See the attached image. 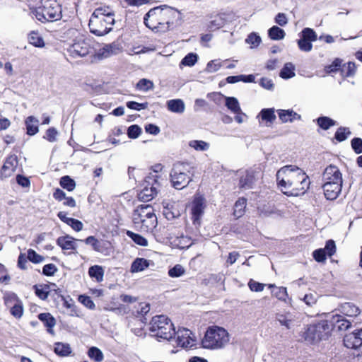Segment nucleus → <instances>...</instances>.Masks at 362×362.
Instances as JSON below:
<instances>
[{
    "mask_svg": "<svg viewBox=\"0 0 362 362\" xmlns=\"http://www.w3.org/2000/svg\"><path fill=\"white\" fill-rule=\"evenodd\" d=\"M276 177L278 187L288 197L304 195L311 183L305 172L293 165L281 168L277 171Z\"/></svg>",
    "mask_w": 362,
    "mask_h": 362,
    "instance_id": "f257e3e1",
    "label": "nucleus"
},
{
    "mask_svg": "<svg viewBox=\"0 0 362 362\" xmlns=\"http://www.w3.org/2000/svg\"><path fill=\"white\" fill-rule=\"evenodd\" d=\"M145 25L157 33H165L180 25L182 14L177 9L163 5L150 9L144 18Z\"/></svg>",
    "mask_w": 362,
    "mask_h": 362,
    "instance_id": "f03ea898",
    "label": "nucleus"
},
{
    "mask_svg": "<svg viewBox=\"0 0 362 362\" xmlns=\"http://www.w3.org/2000/svg\"><path fill=\"white\" fill-rule=\"evenodd\" d=\"M115 14L108 7L98 8L92 13L88 26L90 31L97 36L110 33L115 24Z\"/></svg>",
    "mask_w": 362,
    "mask_h": 362,
    "instance_id": "7ed1b4c3",
    "label": "nucleus"
},
{
    "mask_svg": "<svg viewBox=\"0 0 362 362\" xmlns=\"http://www.w3.org/2000/svg\"><path fill=\"white\" fill-rule=\"evenodd\" d=\"M135 228L142 232L152 231L157 226V217L150 205H141L132 214Z\"/></svg>",
    "mask_w": 362,
    "mask_h": 362,
    "instance_id": "20e7f679",
    "label": "nucleus"
},
{
    "mask_svg": "<svg viewBox=\"0 0 362 362\" xmlns=\"http://www.w3.org/2000/svg\"><path fill=\"white\" fill-rule=\"evenodd\" d=\"M230 341V334L223 327L211 326L207 328L202 340V346L208 349H221L224 348Z\"/></svg>",
    "mask_w": 362,
    "mask_h": 362,
    "instance_id": "39448f33",
    "label": "nucleus"
},
{
    "mask_svg": "<svg viewBox=\"0 0 362 362\" xmlns=\"http://www.w3.org/2000/svg\"><path fill=\"white\" fill-rule=\"evenodd\" d=\"M35 16L41 22L56 21L61 19L62 8L57 0H41L35 9Z\"/></svg>",
    "mask_w": 362,
    "mask_h": 362,
    "instance_id": "423d86ee",
    "label": "nucleus"
},
{
    "mask_svg": "<svg viewBox=\"0 0 362 362\" xmlns=\"http://www.w3.org/2000/svg\"><path fill=\"white\" fill-rule=\"evenodd\" d=\"M332 328L328 323V320H322L308 326L304 333V339L309 343L315 344L327 340L332 335Z\"/></svg>",
    "mask_w": 362,
    "mask_h": 362,
    "instance_id": "0eeeda50",
    "label": "nucleus"
},
{
    "mask_svg": "<svg viewBox=\"0 0 362 362\" xmlns=\"http://www.w3.org/2000/svg\"><path fill=\"white\" fill-rule=\"evenodd\" d=\"M149 329L160 339L169 340L175 334V328L170 319L165 315H157L152 318Z\"/></svg>",
    "mask_w": 362,
    "mask_h": 362,
    "instance_id": "6e6552de",
    "label": "nucleus"
},
{
    "mask_svg": "<svg viewBox=\"0 0 362 362\" xmlns=\"http://www.w3.org/2000/svg\"><path fill=\"white\" fill-rule=\"evenodd\" d=\"M192 168L189 163H177L174 164L170 176L173 186L177 189H182L192 180L190 170Z\"/></svg>",
    "mask_w": 362,
    "mask_h": 362,
    "instance_id": "1a4fd4ad",
    "label": "nucleus"
},
{
    "mask_svg": "<svg viewBox=\"0 0 362 362\" xmlns=\"http://www.w3.org/2000/svg\"><path fill=\"white\" fill-rule=\"evenodd\" d=\"M177 346L186 349H190L197 346V339L194 335L188 329H180L177 332Z\"/></svg>",
    "mask_w": 362,
    "mask_h": 362,
    "instance_id": "9d476101",
    "label": "nucleus"
},
{
    "mask_svg": "<svg viewBox=\"0 0 362 362\" xmlns=\"http://www.w3.org/2000/svg\"><path fill=\"white\" fill-rule=\"evenodd\" d=\"M159 186V182L151 180L150 183L146 178L144 188L138 194L139 199L144 202L151 201L157 194Z\"/></svg>",
    "mask_w": 362,
    "mask_h": 362,
    "instance_id": "9b49d317",
    "label": "nucleus"
},
{
    "mask_svg": "<svg viewBox=\"0 0 362 362\" xmlns=\"http://www.w3.org/2000/svg\"><path fill=\"white\" fill-rule=\"evenodd\" d=\"M276 320L281 326L287 329H291L298 322L296 315L289 311H281L276 314Z\"/></svg>",
    "mask_w": 362,
    "mask_h": 362,
    "instance_id": "f8f14e48",
    "label": "nucleus"
},
{
    "mask_svg": "<svg viewBox=\"0 0 362 362\" xmlns=\"http://www.w3.org/2000/svg\"><path fill=\"white\" fill-rule=\"evenodd\" d=\"M322 179L324 184L331 183H342V175L339 169L335 166L330 165L327 167L323 173Z\"/></svg>",
    "mask_w": 362,
    "mask_h": 362,
    "instance_id": "ddd939ff",
    "label": "nucleus"
},
{
    "mask_svg": "<svg viewBox=\"0 0 362 362\" xmlns=\"http://www.w3.org/2000/svg\"><path fill=\"white\" fill-rule=\"evenodd\" d=\"M328 323L332 328V332L338 331L343 332L346 331L351 327V322L346 320L342 315H332L330 317L327 319Z\"/></svg>",
    "mask_w": 362,
    "mask_h": 362,
    "instance_id": "4468645a",
    "label": "nucleus"
},
{
    "mask_svg": "<svg viewBox=\"0 0 362 362\" xmlns=\"http://www.w3.org/2000/svg\"><path fill=\"white\" fill-rule=\"evenodd\" d=\"M121 52V47L117 43L107 44L101 47L96 52L95 56L98 59H106L116 55Z\"/></svg>",
    "mask_w": 362,
    "mask_h": 362,
    "instance_id": "2eb2a0df",
    "label": "nucleus"
},
{
    "mask_svg": "<svg viewBox=\"0 0 362 362\" xmlns=\"http://www.w3.org/2000/svg\"><path fill=\"white\" fill-rule=\"evenodd\" d=\"M91 50L89 42L85 40L76 41L70 47V52L73 57H85Z\"/></svg>",
    "mask_w": 362,
    "mask_h": 362,
    "instance_id": "dca6fc26",
    "label": "nucleus"
},
{
    "mask_svg": "<svg viewBox=\"0 0 362 362\" xmlns=\"http://www.w3.org/2000/svg\"><path fill=\"white\" fill-rule=\"evenodd\" d=\"M344 344L349 349H357L362 345V329L349 333L344 337Z\"/></svg>",
    "mask_w": 362,
    "mask_h": 362,
    "instance_id": "f3484780",
    "label": "nucleus"
},
{
    "mask_svg": "<svg viewBox=\"0 0 362 362\" xmlns=\"http://www.w3.org/2000/svg\"><path fill=\"white\" fill-rule=\"evenodd\" d=\"M204 207V199L202 197H195L192 204V215L194 224H199Z\"/></svg>",
    "mask_w": 362,
    "mask_h": 362,
    "instance_id": "a211bd4d",
    "label": "nucleus"
},
{
    "mask_svg": "<svg viewBox=\"0 0 362 362\" xmlns=\"http://www.w3.org/2000/svg\"><path fill=\"white\" fill-rule=\"evenodd\" d=\"M342 183L323 184L325 197L329 200L336 199L341 191Z\"/></svg>",
    "mask_w": 362,
    "mask_h": 362,
    "instance_id": "6ab92c4d",
    "label": "nucleus"
},
{
    "mask_svg": "<svg viewBox=\"0 0 362 362\" xmlns=\"http://www.w3.org/2000/svg\"><path fill=\"white\" fill-rule=\"evenodd\" d=\"M38 319L42 321L44 325L47 328V332L52 335L54 334L53 327L56 325L54 317L49 313H40L38 315Z\"/></svg>",
    "mask_w": 362,
    "mask_h": 362,
    "instance_id": "aec40b11",
    "label": "nucleus"
},
{
    "mask_svg": "<svg viewBox=\"0 0 362 362\" xmlns=\"http://www.w3.org/2000/svg\"><path fill=\"white\" fill-rule=\"evenodd\" d=\"M72 237L66 235L57 238V245L64 250H75L76 245Z\"/></svg>",
    "mask_w": 362,
    "mask_h": 362,
    "instance_id": "412c9836",
    "label": "nucleus"
},
{
    "mask_svg": "<svg viewBox=\"0 0 362 362\" xmlns=\"http://www.w3.org/2000/svg\"><path fill=\"white\" fill-rule=\"evenodd\" d=\"M169 111L175 113H183L185 110V103L181 99H173L167 102Z\"/></svg>",
    "mask_w": 362,
    "mask_h": 362,
    "instance_id": "4be33fe9",
    "label": "nucleus"
},
{
    "mask_svg": "<svg viewBox=\"0 0 362 362\" xmlns=\"http://www.w3.org/2000/svg\"><path fill=\"white\" fill-rule=\"evenodd\" d=\"M25 126L27 134L30 136H33L39 132L38 123L39 120L34 116H29L26 118Z\"/></svg>",
    "mask_w": 362,
    "mask_h": 362,
    "instance_id": "5701e85b",
    "label": "nucleus"
},
{
    "mask_svg": "<svg viewBox=\"0 0 362 362\" xmlns=\"http://www.w3.org/2000/svg\"><path fill=\"white\" fill-rule=\"evenodd\" d=\"M258 117H261L262 121L265 122L267 127L271 126L276 119V115L274 108L262 109L259 113Z\"/></svg>",
    "mask_w": 362,
    "mask_h": 362,
    "instance_id": "b1692460",
    "label": "nucleus"
},
{
    "mask_svg": "<svg viewBox=\"0 0 362 362\" xmlns=\"http://www.w3.org/2000/svg\"><path fill=\"white\" fill-rule=\"evenodd\" d=\"M278 114L282 122H292L296 119H300V116L292 110H279Z\"/></svg>",
    "mask_w": 362,
    "mask_h": 362,
    "instance_id": "393cba45",
    "label": "nucleus"
},
{
    "mask_svg": "<svg viewBox=\"0 0 362 362\" xmlns=\"http://www.w3.org/2000/svg\"><path fill=\"white\" fill-rule=\"evenodd\" d=\"M149 266V262L144 258H136L131 265V272L136 273L145 270Z\"/></svg>",
    "mask_w": 362,
    "mask_h": 362,
    "instance_id": "a878e982",
    "label": "nucleus"
},
{
    "mask_svg": "<svg viewBox=\"0 0 362 362\" xmlns=\"http://www.w3.org/2000/svg\"><path fill=\"white\" fill-rule=\"evenodd\" d=\"M268 36L272 40H281L286 36L285 31L277 25H273L268 30Z\"/></svg>",
    "mask_w": 362,
    "mask_h": 362,
    "instance_id": "bb28decb",
    "label": "nucleus"
},
{
    "mask_svg": "<svg viewBox=\"0 0 362 362\" xmlns=\"http://www.w3.org/2000/svg\"><path fill=\"white\" fill-rule=\"evenodd\" d=\"M54 353L59 356H67L71 353L70 345L66 343L56 342L54 344Z\"/></svg>",
    "mask_w": 362,
    "mask_h": 362,
    "instance_id": "cd10ccee",
    "label": "nucleus"
},
{
    "mask_svg": "<svg viewBox=\"0 0 362 362\" xmlns=\"http://www.w3.org/2000/svg\"><path fill=\"white\" fill-rule=\"evenodd\" d=\"M226 106L233 113L239 114L241 112V108L239 102L236 98L225 97Z\"/></svg>",
    "mask_w": 362,
    "mask_h": 362,
    "instance_id": "c85d7f7f",
    "label": "nucleus"
},
{
    "mask_svg": "<svg viewBox=\"0 0 362 362\" xmlns=\"http://www.w3.org/2000/svg\"><path fill=\"white\" fill-rule=\"evenodd\" d=\"M341 309L343 314L350 317L357 316L360 313L359 308L351 303H344Z\"/></svg>",
    "mask_w": 362,
    "mask_h": 362,
    "instance_id": "c756f323",
    "label": "nucleus"
},
{
    "mask_svg": "<svg viewBox=\"0 0 362 362\" xmlns=\"http://www.w3.org/2000/svg\"><path fill=\"white\" fill-rule=\"evenodd\" d=\"M88 274L91 278L95 279L98 282H101L103 280L104 269L101 266L94 265L89 268Z\"/></svg>",
    "mask_w": 362,
    "mask_h": 362,
    "instance_id": "7c9ffc66",
    "label": "nucleus"
},
{
    "mask_svg": "<svg viewBox=\"0 0 362 362\" xmlns=\"http://www.w3.org/2000/svg\"><path fill=\"white\" fill-rule=\"evenodd\" d=\"M29 42L36 47H44L45 42L42 36L36 31H32L28 35Z\"/></svg>",
    "mask_w": 362,
    "mask_h": 362,
    "instance_id": "2f4dec72",
    "label": "nucleus"
},
{
    "mask_svg": "<svg viewBox=\"0 0 362 362\" xmlns=\"http://www.w3.org/2000/svg\"><path fill=\"white\" fill-rule=\"evenodd\" d=\"M246 199L245 198H240L234 205L233 215L237 218H240L245 214L246 207Z\"/></svg>",
    "mask_w": 362,
    "mask_h": 362,
    "instance_id": "473e14b6",
    "label": "nucleus"
},
{
    "mask_svg": "<svg viewBox=\"0 0 362 362\" xmlns=\"http://www.w3.org/2000/svg\"><path fill=\"white\" fill-rule=\"evenodd\" d=\"M189 146L197 151H206L210 148V144L202 140H192L189 142Z\"/></svg>",
    "mask_w": 362,
    "mask_h": 362,
    "instance_id": "72a5a7b5",
    "label": "nucleus"
},
{
    "mask_svg": "<svg viewBox=\"0 0 362 362\" xmlns=\"http://www.w3.org/2000/svg\"><path fill=\"white\" fill-rule=\"evenodd\" d=\"M294 71V65L291 62L286 63L280 72V76L284 79L291 78L295 76Z\"/></svg>",
    "mask_w": 362,
    "mask_h": 362,
    "instance_id": "f704fd0d",
    "label": "nucleus"
},
{
    "mask_svg": "<svg viewBox=\"0 0 362 362\" xmlns=\"http://www.w3.org/2000/svg\"><path fill=\"white\" fill-rule=\"evenodd\" d=\"M88 357L95 362H101L104 359V355L100 349L95 346L90 347L88 351Z\"/></svg>",
    "mask_w": 362,
    "mask_h": 362,
    "instance_id": "c9c22d12",
    "label": "nucleus"
},
{
    "mask_svg": "<svg viewBox=\"0 0 362 362\" xmlns=\"http://www.w3.org/2000/svg\"><path fill=\"white\" fill-rule=\"evenodd\" d=\"M13 162L16 164L17 163L14 158L9 157L4 164L1 173H4L6 177L10 176L11 173L15 170L16 165L13 164Z\"/></svg>",
    "mask_w": 362,
    "mask_h": 362,
    "instance_id": "e433bc0d",
    "label": "nucleus"
},
{
    "mask_svg": "<svg viewBox=\"0 0 362 362\" xmlns=\"http://www.w3.org/2000/svg\"><path fill=\"white\" fill-rule=\"evenodd\" d=\"M95 251L104 255H109L112 252L110 243L106 240H100L95 249Z\"/></svg>",
    "mask_w": 362,
    "mask_h": 362,
    "instance_id": "4c0bfd02",
    "label": "nucleus"
},
{
    "mask_svg": "<svg viewBox=\"0 0 362 362\" xmlns=\"http://www.w3.org/2000/svg\"><path fill=\"white\" fill-rule=\"evenodd\" d=\"M163 169V165L161 164H157L153 166L152 172L149 173L147 176V179H148V182L151 183V180L154 182H159V180L161 178V175L160 173Z\"/></svg>",
    "mask_w": 362,
    "mask_h": 362,
    "instance_id": "58836bf2",
    "label": "nucleus"
},
{
    "mask_svg": "<svg viewBox=\"0 0 362 362\" xmlns=\"http://www.w3.org/2000/svg\"><path fill=\"white\" fill-rule=\"evenodd\" d=\"M60 185L64 189L71 192L75 189L76 182L69 176H64L60 179Z\"/></svg>",
    "mask_w": 362,
    "mask_h": 362,
    "instance_id": "ea45409f",
    "label": "nucleus"
},
{
    "mask_svg": "<svg viewBox=\"0 0 362 362\" xmlns=\"http://www.w3.org/2000/svg\"><path fill=\"white\" fill-rule=\"evenodd\" d=\"M356 70V66L354 62H348L344 64L341 69L342 74L345 77L352 76L355 74Z\"/></svg>",
    "mask_w": 362,
    "mask_h": 362,
    "instance_id": "a19ab883",
    "label": "nucleus"
},
{
    "mask_svg": "<svg viewBox=\"0 0 362 362\" xmlns=\"http://www.w3.org/2000/svg\"><path fill=\"white\" fill-rule=\"evenodd\" d=\"M174 244L175 246L180 249L188 248L191 245V239L187 236H180L176 238L174 240Z\"/></svg>",
    "mask_w": 362,
    "mask_h": 362,
    "instance_id": "79ce46f5",
    "label": "nucleus"
},
{
    "mask_svg": "<svg viewBox=\"0 0 362 362\" xmlns=\"http://www.w3.org/2000/svg\"><path fill=\"white\" fill-rule=\"evenodd\" d=\"M351 134V132L349 128L339 127L334 135V138L339 142L345 141Z\"/></svg>",
    "mask_w": 362,
    "mask_h": 362,
    "instance_id": "37998d69",
    "label": "nucleus"
},
{
    "mask_svg": "<svg viewBox=\"0 0 362 362\" xmlns=\"http://www.w3.org/2000/svg\"><path fill=\"white\" fill-rule=\"evenodd\" d=\"M317 124L323 129L327 130L335 125L336 122L328 117H320L317 119Z\"/></svg>",
    "mask_w": 362,
    "mask_h": 362,
    "instance_id": "c03bdc74",
    "label": "nucleus"
},
{
    "mask_svg": "<svg viewBox=\"0 0 362 362\" xmlns=\"http://www.w3.org/2000/svg\"><path fill=\"white\" fill-rule=\"evenodd\" d=\"M185 274V269L181 264H176L168 270V275L172 278H177Z\"/></svg>",
    "mask_w": 362,
    "mask_h": 362,
    "instance_id": "a18cd8bd",
    "label": "nucleus"
},
{
    "mask_svg": "<svg viewBox=\"0 0 362 362\" xmlns=\"http://www.w3.org/2000/svg\"><path fill=\"white\" fill-rule=\"evenodd\" d=\"M153 83L148 79L142 78L136 84V88L142 91H148L153 88Z\"/></svg>",
    "mask_w": 362,
    "mask_h": 362,
    "instance_id": "49530a36",
    "label": "nucleus"
},
{
    "mask_svg": "<svg viewBox=\"0 0 362 362\" xmlns=\"http://www.w3.org/2000/svg\"><path fill=\"white\" fill-rule=\"evenodd\" d=\"M4 298L6 306L9 309L21 301L15 293H6Z\"/></svg>",
    "mask_w": 362,
    "mask_h": 362,
    "instance_id": "de8ad7c7",
    "label": "nucleus"
},
{
    "mask_svg": "<svg viewBox=\"0 0 362 362\" xmlns=\"http://www.w3.org/2000/svg\"><path fill=\"white\" fill-rule=\"evenodd\" d=\"M127 235L131 238L134 242L141 246H146L148 245V241L143 236L136 234L131 231H127Z\"/></svg>",
    "mask_w": 362,
    "mask_h": 362,
    "instance_id": "09e8293b",
    "label": "nucleus"
},
{
    "mask_svg": "<svg viewBox=\"0 0 362 362\" xmlns=\"http://www.w3.org/2000/svg\"><path fill=\"white\" fill-rule=\"evenodd\" d=\"M272 294L280 300L286 301L288 296L286 287H276V290L272 291Z\"/></svg>",
    "mask_w": 362,
    "mask_h": 362,
    "instance_id": "8fccbe9b",
    "label": "nucleus"
},
{
    "mask_svg": "<svg viewBox=\"0 0 362 362\" xmlns=\"http://www.w3.org/2000/svg\"><path fill=\"white\" fill-rule=\"evenodd\" d=\"M302 37L310 42H314L317 40V36L313 29L306 28L302 30Z\"/></svg>",
    "mask_w": 362,
    "mask_h": 362,
    "instance_id": "3c124183",
    "label": "nucleus"
},
{
    "mask_svg": "<svg viewBox=\"0 0 362 362\" xmlns=\"http://www.w3.org/2000/svg\"><path fill=\"white\" fill-rule=\"evenodd\" d=\"M58 136V132L54 127L49 128L45 133L43 138L51 143H54L57 141Z\"/></svg>",
    "mask_w": 362,
    "mask_h": 362,
    "instance_id": "603ef678",
    "label": "nucleus"
},
{
    "mask_svg": "<svg viewBox=\"0 0 362 362\" xmlns=\"http://www.w3.org/2000/svg\"><path fill=\"white\" fill-rule=\"evenodd\" d=\"M222 66V63L219 59L210 61L206 67V71L209 73L217 71Z\"/></svg>",
    "mask_w": 362,
    "mask_h": 362,
    "instance_id": "864d4df0",
    "label": "nucleus"
},
{
    "mask_svg": "<svg viewBox=\"0 0 362 362\" xmlns=\"http://www.w3.org/2000/svg\"><path fill=\"white\" fill-rule=\"evenodd\" d=\"M197 61V56L195 54L189 53L186 55L181 61V64L184 66H192Z\"/></svg>",
    "mask_w": 362,
    "mask_h": 362,
    "instance_id": "5fc2aeb1",
    "label": "nucleus"
},
{
    "mask_svg": "<svg viewBox=\"0 0 362 362\" xmlns=\"http://www.w3.org/2000/svg\"><path fill=\"white\" fill-rule=\"evenodd\" d=\"M11 313L16 318H21L23 313V303L21 301L15 304L10 308Z\"/></svg>",
    "mask_w": 362,
    "mask_h": 362,
    "instance_id": "6e6d98bb",
    "label": "nucleus"
},
{
    "mask_svg": "<svg viewBox=\"0 0 362 362\" xmlns=\"http://www.w3.org/2000/svg\"><path fill=\"white\" fill-rule=\"evenodd\" d=\"M35 293L42 300H45L49 295V287L47 285L35 286Z\"/></svg>",
    "mask_w": 362,
    "mask_h": 362,
    "instance_id": "4d7b16f0",
    "label": "nucleus"
},
{
    "mask_svg": "<svg viewBox=\"0 0 362 362\" xmlns=\"http://www.w3.org/2000/svg\"><path fill=\"white\" fill-rule=\"evenodd\" d=\"M298 45L301 51L306 52L311 51L313 49V45L311 42L303 37L298 40Z\"/></svg>",
    "mask_w": 362,
    "mask_h": 362,
    "instance_id": "13d9d810",
    "label": "nucleus"
},
{
    "mask_svg": "<svg viewBox=\"0 0 362 362\" xmlns=\"http://www.w3.org/2000/svg\"><path fill=\"white\" fill-rule=\"evenodd\" d=\"M141 133V129L136 124L131 125L127 130L128 136L131 139H136Z\"/></svg>",
    "mask_w": 362,
    "mask_h": 362,
    "instance_id": "bf43d9fd",
    "label": "nucleus"
},
{
    "mask_svg": "<svg viewBox=\"0 0 362 362\" xmlns=\"http://www.w3.org/2000/svg\"><path fill=\"white\" fill-rule=\"evenodd\" d=\"M27 258L33 263H40L43 261L44 258L38 255L35 250L29 249L28 250Z\"/></svg>",
    "mask_w": 362,
    "mask_h": 362,
    "instance_id": "052dcab7",
    "label": "nucleus"
},
{
    "mask_svg": "<svg viewBox=\"0 0 362 362\" xmlns=\"http://www.w3.org/2000/svg\"><path fill=\"white\" fill-rule=\"evenodd\" d=\"M274 22L279 26L284 27L288 24V19L284 13H279L274 18Z\"/></svg>",
    "mask_w": 362,
    "mask_h": 362,
    "instance_id": "680f3d73",
    "label": "nucleus"
},
{
    "mask_svg": "<svg viewBox=\"0 0 362 362\" xmlns=\"http://www.w3.org/2000/svg\"><path fill=\"white\" fill-rule=\"evenodd\" d=\"M246 42L250 44L252 47H257L261 42V37L256 33H251L246 39Z\"/></svg>",
    "mask_w": 362,
    "mask_h": 362,
    "instance_id": "e2e57ef3",
    "label": "nucleus"
},
{
    "mask_svg": "<svg viewBox=\"0 0 362 362\" xmlns=\"http://www.w3.org/2000/svg\"><path fill=\"white\" fill-rule=\"evenodd\" d=\"M127 107L131 110H141L146 109L148 107V103H139L134 101H129L127 103Z\"/></svg>",
    "mask_w": 362,
    "mask_h": 362,
    "instance_id": "0e129e2a",
    "label": "nucleus"
},
{
    "mask_svg": "<svg viewBox=\"0 0 362 362\" xmlns=\"http://www.w3.org/2000/svg\"><path fill=\"white\" fill-rule=\"evenodd\" d=\"M324 249L325 252L328 256H332L336 252V245L334 241L332 240H329L327 241Z\"/></svg>",
    "mask_w": 362,
    "mask_h": 362,
    "instance_id": "69168bd1",
    "label": "nucleus"
},
{
    "mask_svg": "<svg viewBox=\"0 0 362 362\" xmlns=\"http://www.w3.org/2000/svg\"><path fill=\"white\" fill-rule=\"evenodd\" d=\"M326 252L325 249L320 248L313 252V255L314 259L318 262H322L326 259Z\"/></svg>",
    "mask_w": 362,
    "mask_h": 362,
    "instance_id": "338daca9",
    "label": "nucleus"
},
{
    "mask_svg": "<svg viewBox=\"0 0 362 362\" xmlns=\"http://www.w3.org/2000/svg\"><path fill=\"white\" fill-rule=\"evenodd\" d=\"M351 146L356 153H361L362 152V139L360 138L353 139Z\"/></svg>",
    "mask_w": 362,
    "mask_h": 362,
    "instance_id": "774afa93",
    "label": "nucleus"
}]
</instances>
